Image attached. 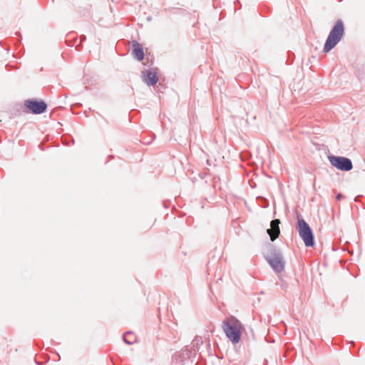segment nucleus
I'll return each mask as SVG.
<instances>
[{
  "mask_svg": "<svg viewBox=\"0 0 365 365\" xmlns=\"http://www.w3.org/2000/svg\"><path fill=\"white\" fill-rule=\"evenodd\" d=\"M222 329L227 337L234 344L240 341L243 327L240 322L231 316L222 323Z\"/></svg>",
  "mask_w": 365,
  "mask_h": 365,
  "instance_id": "1",
  "label": "nucleus"
},
{
  "mask_svg": "<svg viewBox=\"0 0 365 365\" xmlns=\"http://www.w3.org/2000/svg\"><path fill=\"white\" fill-rule=\"evenodd\" d=\"M344 33V27L343 21L339 19L328 36L324 46V51L328 53L331 51L341 41Z\"/></svg>",
  "mask_w": 365,
  "mask_h": 365,
  "instance_id": "2",
  "label": "nucleus"
},
{
  "mask_svg": "<svg viewBox=\"0 0 365 365\" xmlns=\"http://www.w3.org/2000/svg\"><path fill=\"white\" fill-rule=\"evenodd\" d=\"M297 228L299 236L303 240L307 247H312L314 245V236L312 231L309 225L302 219L298 218Z\"/></svg>",
  "mask_w": 365,
  "mask_h": 365,
  "instance_id": "3",
  "label": "nucleus"
},
{
  "mask_svg": "<svg viewBox=\"0 0 365 365\" xmlns=\"http://www.w3.org/2000/svg\"><path fill=\"white\" fill-rule=\"evenodd\" d=\"M328 158L331 165L339 170L349 171L353 168L351 160L347 158L331 155Z\"/></svg>",
  "mask_w": 365,
  "mask_h": 365,
  "instance_id": "4",
  "label": "nucleus"
},
{
  "mask_svg": "<svg viewBox=\"0 0 365 365\" xmlns=\"http://www.w3.org/2000/svg\"><path fill=\"white\" fill-rule=\"evenodd\" d=\"M24 105L26 108L34 114H41L47 108L46 103L43 101H38L34 99H29L25 101Z\"/></svg>",
  "mask_w": 365,
  "mask_h": 365,
  "instance_id": "5",
  "label": "nucleus"
},
{
  "mask_svg": "<svg viewBox=\"0 0 365 365\" xmlns=\"http://www.w3.org/2000/svg\"><path fill=\"white\" fill-rule=\"evenodd\" d=\"M268 262L274 271L280 272L284 269V262L280 255H273L268 259Z\"/></svg>",
  "mask_w": 365,
  "mask_h": 365,
  "instance_id": "6",
  "label": "nucleus"
},
{
  "mask_svg": "<svg viewBox=\"0 0 365 365\" xmlns=\"http://www.w3.org/2000/svg\"><path fill=\"white\" fill-rule=\"evenodd\" d=\"M142 77L143 81L148 86L155 85L158 81L157 72L153 69L143 71L142 73Z\"/></svg>",
  "mask_w": 365,
  "mask_h": 365,
  "instance_id": "7",
  "label": "nucleus"
},
{
  "mask_svg": "<svg viewBox=\"0 0 365 365\" xmlns=\"http://www.w3.org/2000/svg\"><path fill=\"white\" fill-rule=\"evenodd\" d=\"M280 224V220L278 219L274 220L271 222L270 226L271 228L267 230V233L270 237L272 241H274L279 235L280 230L279 225Z\"/></svg>",
  "mask_w": 365,
  "mask_h": 365,
  "instance_id": "8",
  "label": "nucleus"
},
{
  "mask_svg": "<svg viewBox=\"0 0 365 365\" xmlns=\"http://www.w3.org/2000/svg\"><path fill=\"white\" fill-rule=\"evenodd\" d=\"M133 47V54L135 58L138 61H142L144 58V51L141 45L138 43H135Z\"/></svg>",
  "mask_w": 365,
  "mask_h": 365,
  "instance_id": "9",
  "label": "nucleus"
},
{
  "mask_svg": "<svg viewBox=\"0 0 365 365\" xmlns=\"http://www.w3.org/2000/svg\"><path fill=\"white\" fill-rule=\"evenodd\" d=\"M129 335H130V334H127L126 335H125V336H123V340H124V341H125V343H127V344H132V342H130V341H128V339H127L128 336H129Z\"/></svg>",
  "mask_w": 365,
  "mask_h": 365,
  "instance_id": "10",
  "label": "nucleus"
},
{
  "mask_svg": "<svg viewBox=\"0 0 365 365\" xmlns=\"http://www.w3.org/2000/svg\"><path fill=\"white\" fill-rule=\"evenodd\" d=\"M341 197H342V195L341 194H338L336 195V200H340L341 199Z\"/></svg>",
  "mask_w": 365,
  "mask_h": 365,
  "instance_id": "11",
  "label": "nucleus"
}]
</instances>
